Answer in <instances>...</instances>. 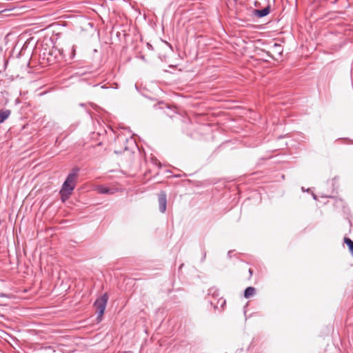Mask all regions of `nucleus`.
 <instances>
[{"mask_svg": "<svg viewBox=\"0 0 353 353\" xmlns=\"http://www.w3.org/2000/svg\"><path fill=\"white\" fill-rule=\"evenodd\" d=\"M208 295L214 298H218L220 294L219 290L216 288L213 287L209 289Z\"/></svg>", "mask_w": 353, "mask_h": 353, "instance_id": "obj_8", "label": "nucleus"}, {"mask_svg": "<svg viewBox=\"0 0 353 353\" xmlns=\"http://www.w3.org/2000/svg\"><path fill=\"white\" fill-rule=\"evenodd\" d=\"M97 190L99 193L103 194H112L114 193V190L108 188L103 185H100L97 188Z\"/></svg>", "mask_w": 353, "mask_h": 353, "instance_id": "obj_6", "label": "nucleus"}, {"mask_svg": "<svg viewBox=\"0 0 353 353\" xmlns=\"http://www.w3.org/2000/svg\"><path fill=\"white\" fill-rule=\"evenodd\" d=\"M256 292V290L254 287H248L244 291V296L246 299L250 298L253 296Z\"/></svg>", "mask_w": 353, "mask_h": 353, "instance_id": "obj_7", "label": "nucleus"}, {"mask_svg": "<svg viewBox=\"0 0 353 353\" xmlns=\"http://www.w3.org/2000/svg\"><path fill=\"white\" fill-rule=\"evenodd\" d=\"M78 169H74L66 177L62 188L60 190V194L63 200L68 199L72 194L73 190L75 188V180L77 177Z\"/></svg>", "mask_w": 353, "mask_h": 353, "instance_id": "obj_1", "label": "nucleus"}, {"mask_svg": "<svg viewBox=\"0 0 353 353\" xmlns=\"http://www.w3.org/2000/svg\"><path fill=\"white\" fill-rule=\"evenodd\" d=\"M252 270L251 269L249 270V273H250V275H252Z\"/></svg>", "mask_w": 353, "mask_h": 353, "instance_id": "obj_16", "label": "nucleus"}, {"mask_svg": "<svg viewBox=\"0 0 353 353\" xmlns=\"http://www.w3.org/2000/svg\"><path fill=\"white\" fill-rule=\"evenodd\" d=\"M115 153L118 154V153H121V151H117V150H115L114 151Z\"/></svg>", "mask_w": 353, "mask_h": 353, "instance_id": "obj_18", "label": "nucleus"}, {"mask_svg": "<svg viewBox=\"0 0 353 353\" xmlns=\"http://www.w3.org/2000/svg\"><path fill=\"white\" fill-rule=\"evenodd\" d=\"M302 190H303V192H304V191H305V188H302Z\"/></svg>", "mask_w": 353, "mask_h": 353, "instance_id": "obj_20", "label": "nucleus"}, {"mask_svg": "<svg viewBox=\"0 0 353 353\" xmlns=\"http://www.w3.org/2000/svg\"><path fill=\"white\" fill-rule=\"evenodd\" d=\"M205 257H206V253H205V252H204V253H203V256H202V259H201V261H202V262H203V261H204V260L205 259Z\"/></svg>", "mask_w": 353, "mask_h": 353, "instance_id": "obj_13", "label": "nucleus"}, {"mask_svg": "<svg viewBox=\"0 0 353 353\" xmlns=\"http://www.w3.org/2000/svg\"><path fill=\"white\" fill-rule=\"evenodd\" d=\"M259 3L258 1H255L254 2V6H259Z\"/></svg>", "mask_w": 353, "mask_h": 353, "instance_id": "obj_14", "label": "nucleus"}, {"mask_svg": "<svg viewBox=\"0 0 353 353\" xmlns=\"http://www.w3.org/2000/svg\"><path fill=\"white\" fill-rule=\"evenodd\" d=\"M218 302H220L221 306H223L225 303V300H224L222 298H221V299H219Z\"/></svg>", "mask_w": 353, "mask_h": 353, "instance_id": "obj_11", "label": "nucleus"}, {"mask_svg": "<svg viewBox=\"0 0 353 353\" xmlns=\"http://www.w3.org/2000/svg\"><path fill=\"white\" fill-rule=\"evenodd\" d=\"M274 51L279 54H281L283 52V48L280 44L274 43L273 46Z\"/></svg>", "mask_w": 353, "mask_h": 353, "instance_id": "obj_10", "label": "nucleus"}, {"mask_svg": "<svg viewBox=\"0 0 353 353\" xmlns=\"http://www.w3.org/2000/svg\"><path fill=\"white\" fill-rule=\"evenodd\" d=\"M118 140L119 141H121L122 142H124V141H127L128 139H124V138H118Z\"/></svg>", "mask_w": 353, "mask_h": 353, "instance_id": "obj_12", "label": "nucleus"}, {"mask_svg": "<svg viewBox=\"0 0 353 353\" xmlns=\"http://www.w3.org/2000/svg\"><path fill=\"white\" fill-rule=\"evenodd\" d=\"M271 6L268 1V5L263 9H255L253 10V14L258 18H263L270 12Z\"/></svg>", "mask_w": 353, "mask_h": 353, "instance_id": "obj_4", "label": "nucleus"}, {"mask_svg": "<svg viewBox=\"0 0 353 353\" xmlns=\"http://www.w3.org/2000/svg\"><path fill=\"white\" fill-rule=\"evenodd\" d=\"M74 52H75V49H74V47L73 46L72 47V53L74 54Z\"/></svg>", "mask_w": 353, "mask_h": 353, "instance_id": "obj_17", "label": "nucleus"}, {"mask_svg": "<svg viewBox=\"0 0 353 353\" xmlns=\"http://www.w3.org/2000/svg\"><path fill=\"white\" fill-rule=\"evenodd\" d=\"M158 201L160 212L164 213L167 207V195L165 192L163 191L159 194Z\"/></svg>", "mask_w": 353, "mask_h": 353, "instance_id": "obj_3", "label": "nucleus"}, {"mask_svg": "<svg viewBox=\"0 0 353 353\" xmlns=\"http://www.w3.org/2000/svg\"><path fill=\"white\" fill-rule=\"evenodd\" d=\"M108 301V295L107 293H105L101 296L97 298L94 303V307L95 308L96 313H97V319L99 321L101 320V317L106 308Z\"/></svg>", "mask_w": 353, "mask_h": 353, "instance_id": "obj_2", "label": "nucleus"}, {"mask_svg": "<svg viewBox=\"0 0 353 353\" xmlns=\"http://www.w3.org/2000/svg\"><path fill=\"white\" fill-rule=\"evenodd\" d=\"M231 253H232V251L228 252V257H231Z\"/></svg>", "mask_w": 353, "mask_h": 353, "instance_id": "obj_15", "label": "nucleus"}, {"mask_svg": "<svg viewBox=\"0 0 353 353\" xmlns=\"http://www.w3.org/2000/svg\"><path fill=\"white\" fill-rule=\"evenodd\" d=\"M344 242L348 247L349 250L351 252V254L353 255V241L351 240L350 238L345 237Z\"/></svg>", "mask_w": 353, "mask_h": 353, "instance_id": "obj_9", "label": "nucleus"}, {"mask_svg": "<svg viewBox=\"0 0 353 353\" xmlns=\"http://www.w3.org/2000/svg\"><path fill=\"white\" fill-rule=\"evenodd\" d=\"M11 111L7 109L0 110V123H3L10 115Z\"/></svg>", "mask_w": 353, "mask_h": 353, "instance_id": "obj_5", "label": "nucleus"}, {"mask_svg": "<svg viewBox=\"0 0 353 353\" xmlns=\"http://www.w3.org/2000/svg\"><path fill=\"white\" fill-rule=\"evenodd\" d=\"M313 198L314 199H316V195L313 194Z\"/></svg>", "mask_w": 353, "mask_h": 353, "instance_id": "obj_19", "label": "nucleus"}]
</instances>
